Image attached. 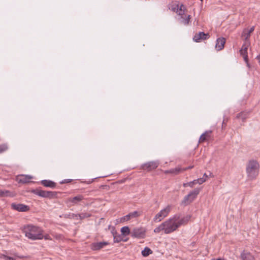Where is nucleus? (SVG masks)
Wrapping results in <instances>:
<instances>
[{
	"mask_svg": "<svg viewBox=\"0 0 260 260\" xmlns=\"http://www.w3.org/2000/svg\"><path fill=\"white\" fill-rule=\"evenodd\" d=\"M249 45L250 42L246 41V42L243 44L242 48L240 50V54H248L247 49Z\"/></svg>",
	"mask_w": 260,
	"mask_h": 260,
	"instance_id": "5701e85b",
	"label": "nucleus"
},
{
	"mask_svg": "<svg viewBox=\"0 0 260 260\" xmlns=\"http://www.w3.org/2000/svg\"><path fill=\"white\" fill-rule=\"evenodd\" d=\"M10 193L9 190L0 189V197L10 196Z\"/></svg>",
	"mask_w": 260,
	"mask_h": 260,
	"instance_id": "c756f323",
	"label": "nucleus"
},
{
	"mask_svg": "<svg viewBox=\"0 0 260 260\" xmlns=\"http://www.w3.org/2000/svg\"><path fill=\"white\" fill-rule=\"evenodd\" d=\"M170 211V207L167 206L166 208L161 210L158 213L154 218V221H160L164 218L166 217Z\"/></svg>",
	"mask_w": 260,
	"mask_h": 260,
	"instance_id": "0eeeda50",
	"label": "nucleus"
},
{
	"mask_svg": "<svg viewBox=\"0 0 260 260\" xmlns=\"http://www.w3.org/2000/svg\"><path fill=\"white\" fill-rule=\"evenodd\" d=\"M91 216V214L88 213H82L81 214H78V217L80 219H83L85 218H88Z\"/></svg>",
	"mask_w": 260,
	"mask_h": 260,
	"instance_id": "7c9ffc66",
	"label": "nucleus"
},
{
	"mask_svg": "<svg viewBox=\"0 0 260 260\" xmlns=\"http://www.w3.org/2000/svg\"><path fill=\"white\" fill-rule=\"evenodd\" d=\"M246 63L247 67H248L249 68H250V64L249 63V61L247 62H246Z\"/></svg>",
	"mask_w": 260,
	"mask_h": 260,
	"instance_id": "49530a36",
	"label": "nucleus"
},
{
	"mask_svg": "<svg viewBox=\"0 0 260 260\" xmlns=\"http://www.w3.org/2000/svg\"><path fill=\"white\" fill-rule=\"evenodd\" d=\"M225 124V120L224 119L222 122V127H223V124Z\"/></svg>",
	"mask_w": 260,
	"mask_h": 260,
	"instance_id": "09e8293b",
	"label": "nucleus"
},
{
	"mask_svg": "<svg viewBox=\"0 0 260 260\" xmlns=\"http://www.w3.org/2000/svg\"><path fill=\"white\" fill-rule=\"evenodd\" d=\"M241 257L242 260H252L254 259L253 256L251 253L246 250H244L241 254Z\"/></svg>",
	"mask_w": 260,
	"mask_h": 260,
	"instance_id": "aec40b11",
	"label": "nucleus"
},
{
	"mask_svg": "<svg viewBox=\"0 0 260 260\" xmlns=\"http://www.w3.org/2000/svg\"><path fill=\"white\" fill-rule=\"evenodd\" d=\"M31 192L42 198H46L47 197V191L41 190L39 188L31 190Z\"/></svg>",
	"mask_w": 260,
	"mask_h": 260,
	"instance_id": "a211bd4d",
	"label": "nucleus"
},
{
	"mask_svg": "<svg viewBox=\"0 0 260 260\" xmlns=\"http://www.w3.org/2000/svg\"><path fill=\"white\" fill-rule=\"evenodd\" d=\"M126 217V215H125V216L122 217V218H121L120 221L123 222V221L129 220V219H127Z\"/></svg>",
	"mask_w": 260,
	"mask_h": 260,
	"instance_id": "79ce46f5",
	"label": "nucleus"
},
{
	"mask_svg": "<svg viewBox=\"0 0 260 260\" xmlns=\"http://www.w3.org/2000/svg\"><path fill=\"white\" fill-rule=\"evenodd\" d=\"M212 131H207L200 136L199 142L202 143L208 141L211 137Z\"/></svg>",
	"mask_w": 260,
	"mask_h": 260,
	"instance_id": "4468645a",
	"label": "nucleus"
},
{
	"mask_svg": "<svg viewBox=\"0 0 260 260\" xmlns=\"http://www.w3.org/2000/svg\"><path fill=\"white\" fill-rule=\"evenodd\" d=\"M183 20H182V23L187 25L190 22V15H188L186 18L183 17Z\"/></svg>",
	"mask_w": 260,
	"mask_h": 260,
	"instance_id": "473e14b6",
	"label": "nucleus"
},
{
	"mask_svg": "<svg viewBox=\"0 0 260 260\" xmlns=\"http://www.w3.org/2000/svg\"><path fill=\"white\" fill-rule=\"evenodd\" d=\"M108 244L109 243L107 242H94L90 244V248L94 251L99 250Z\"/></svg>",
	"mask_w": 260,
	"mask_h": 260,
	"instance_id": "9d476101",
	"label": "nucleus"
},
{
	"mask_svg": "<svg viewBox=\"0 0 260 260\" xmlns=\"http://www.w3.org/2000/svg\"><path fill=\"white\" fill-rule=\"evenodd\" d=\"M193 168V166H189L188 167L182 168V172H183V171H186V170H187L188 169H192Z\"/></svg>",
	"mask_w": 260,
	"mask_h": 260,
	"instance_id": "ea45409f",
	"label": "nucleus"
},
{
	"mask_svg": "<svg viewBox=\"0 0 260 260\" xmlns=\"http://www.w3.org/2000/svg\"><path fill=\"white\" fill-rule=\"evenodd\" d=\"M83 199V197L82 195H78L74 198H69L67 199V203L72 204L71 205H74L80 202Z\"/></svg>",
	"mask_w": 260,
	"mask_h": 260,
	"instance_id": "9b49d317",
	"label": "nucleus"
},
{
	"mask_svg": "<svg viewBox=\"0 0 260 260\" xmlns=\"http://www.w3.org/2000/svg\"><path fill=\"white\" fill-rule=\"evenodd\" d=\"M146 229L143 227L135 228L131 231V236L133 238L143 239L146 236Z\"/></svg>",
	"mask_w": 260,
	"mask_h": 260,
	"instance_id": "39448f33",
	"label": "nucleus"
},
{
	"mask_svg": "<svg viewBox=\"0 0 260 260\" xmlns=\"http://www.w3.org/2000/svg\"><path fill=\"white\" fill-rule=\"evenodd\" d=\"M209 38L210 35L208 33L206 34L204 32L201 31L196 34L193 38V40L196 42H200L201 40H206Z\"/></svg>",
	"mask_w": 260,
	"mask_h": 260,
	"instance_id": "1a4fd4ad",
	"label": "nucleus"
},
{
	"mask_svg": "<svg viewBox=\"0 0 260 260\" xmlns=\"http://www.w3.org/2000/svg\"><path fill=\"white\" fill-rule=\"evenodd\" d=\"M201 188H196L190 191L187 196H185L181 202V205L186 206L190 204L199 194Z\"/></svg>",
	"mask_w": 260,
	"mask_h": 260,
	"instance_id": "20e7f679",
	"label": "nucleus"
},
{
	"mask_svg": "<svg viewBox=\"0 0 260 260\" xmlns=\"http://www.w3.org/2000/svg\"><path fill=\"white\" fill-rule=\"evenodd\" d=\"M176 8V7H175V8H172V10H174V11H175Z\"/></svg>",
	"mask_w": 260,
	"mask_h": 260,
	"instance_id": "8fccbe9b",
	"label": "nucleus"
},
{
	"mask_svg": "<svg viewBox=\"0 0 260 260\" xmlns=\"http://www.w3.org/2000/svg\"><path fill=\"white\" fill-rule=\"evenodd\" d=\"M8 147L7 144H3L0 145V154L7 150Z\"/></svg>",
	"mask_w": 260,
	"mask_h": 260,
	"instance_id": "2f4dec72",
	"label": "nucleus"
},
{
	"mask_svg": "<svg viewBox=\"0 0 260 260\" xmlns=\"http://www.w3.org/2000/svg\"><path fill=\"white\" fill-rule=\"evenodd\" d=\"M159 166V162L157 161H151L143 164L141 166V169L148 172H151L156 169Z\"/></svg>",
	"mask_w": 260,
	"mask_h": 260,
	"instance_id": "423d86ee",
	"label": "nucleus"
},
{
	"mask_svg": "<svg viewBox=\"0 0 260 260\" xmlns=\"http://www.w3.org/2000/svg\"><path fill=\"white\" fill-rule=\"evenodd\" d=\"M183 186L184 187H185L188 186V182H187V183H184L183 184Z\"/></svg>",
	"mask_w": 260,
	"mask_h": 260,
	"instance_id": "a18cd8bd",
	"label": "nucleus"
},
{
	"mask_svg": "<svg viewBox=\"0 0 260 260\" xmlns=\"http://www.w3.org/2000/svg\"><path fill=\"white\" fill-rule=\"evenodd\" d=\"M177 7V11L176 12L178 13L179 15L181 16V18H183V16L184 15V9L185 7L183 5H181L179 9H178V5H176Z\"/></svg>",
	"mask_w": 260,
	"mask_h": 260,
	"instance_id": "a878e982",
	"label": "nucleus"
},
{
	"mask_svg": "<svg viewBox=\"0 0 260 260\" xmlns=\"http://www.w3.org/2000/svg\"><path fill=\"white\" fill-rule=\"evenodd\" d=\"M52 235L56 240H62L63 238V236L61 234L53 233V234H52Z\"/></svg>",
	"mask_w": 260,
	"mask_h": 260,
	"instance_id": "72a5a7b5",
	"label": "nucleus"
},
{
	"mask_svg": "<svg viewBox=\"0 0 260 260\" xmlns=\"http://www.w3.org/2000/svg\"><path fill=\"white\" fill-rule=\"evenodd\" d=\"M249 115V112L246 111H242L237 114L236 118L238 119H241L244 122Z\"/></svg>",
	"mask_w": 260,
	"mask_h": 260,
	"instance_id": "6ab92c4d",
	"label": "nucleus"
},
{
	"mask_svg": "<svg viewBox=\"0 0 260 260\" xmlns=\"http://www.w3.org/2000/svg\"><path fill=\"white\" fill-rule=\"evenodd\" d=\"M191 218L190 215L181 217V214H176L172 218L163 222L164 224L165 234H169L176 231L181 225H186Z\"/></svg>",
	"mask_w": 260,
	"mask_h": 260,
	"instance_id": "f257e3e1",
	"label": "nucleus"
},
{
	"mask_svg": "<svg viewBox=\"0 0 260 260\" xmlns=\"http://www.w3.org/2000/svg\"><path fill=\"white\" fill-rule=\"evenodd\" d=\"M100 188L105 189L108 188V186L107 185H101L100 187Z\"/></svg>",
	"mask_w": 260,
	"mask_h": 260,
	"instance_id": "37998d69",
	"label": "nucleus"
},
{
	"mask_svg": "<svg viewBox=\"0 0 260 260\" xmlns=\"http://www.w3.org/2000/svg\"><path fill=\"white\" fill-rule=\"evenodd\" d=\"M25 236L28 238L35 240L43 238V231L39 227L33 225L24 226L23 229Z\"/></svg>",
	"mask_w": 260,
	"mask_h": 260,
	"instance_id": "f03ea898",
	"label": "nucleus"
},
{
	"mask_svg": "<svg viewBox=\"0 0 260 260\" xmlns=\"http://www.w3.org/2000/svg\"><path fill=\"white\" fill-rule=\"evenodd\" d=\"M211 260H222V259H221L220 258H216V259L212 258ZM223 260H224V259H223Z\"/></svg>",
	"mask_w": 260,
	"mask_h": 260,
	"instance_id": "de8ad7c7",
	"label": "nucleus"
},
{
	"mask_svg": "<svg viewBox=\"0 0 260 260\" xmlns=\"http://www.w3.org/2000/svg\"><path fill=\"white\" fill-rule=\"evenodd\" d=\"M43 238H44L45 240H51L50 236L48 234H46V235H43Z\"/></svg>",
	"mask_w": 260,
	"mask_h": 260,
	"instance_id": "a19ab883",
	"label": "nucleus"
},
{
	"mask_svg": "<svg viewBox=\"0 0 260 260\" xmlns=\"http://www.w3.org/2000/svg\"><path fill=\"white\" fill-rule=\"evenodd\" d=\"M72 181H73L72 179H64L63 180L61 181V182H60V184H64V183H68L71 182Z\"/></svg>",
	"mask_w": 260,
	"mask_h": 260,
	"instance_id": "e433bc0d",
	"label": "nucleus"
},
{
	"mask_svg": "<svg viewBox=\"0 0 260 260\" xmlns=\"http://www.w3.org/2000/svg\"><path fill=\"white\" fill-rule=\"evenodd\" d=\"M41 184L46 187L54 188L56 186V183L51 180H43L41 181Z\"/></svg>",
	"mask_w": 260,
	"mask_h": 260,
	"instance_id": "f3484780",
	"label": "nucleus"
},
{
	"mask_svg": "<svg viewBox=\"0 0 260 260\" xmlns=\"http://www.w3.org/2000/svg\"><path fill=\"white\" fill-rule=\"evenodd\" d=\"M203 177H204V178H206V180L207 179V178H208V176L207 175V174L206 173H204Z\"/></svg>",
	"mask_w": 260,
	"mask_h": 260,
	"instance_id": "c03bdc74",
	"label": "nucleus"
},
{
	"mask_svg": "<svg viewBox=\"0 0 260 260\" xmlns=\"http://www.w3.org/2000/svg\"><path fill=\"white\" fill-rule=\"evenodd\" d=\"M196 180L197 181V184L198 183L199 184H202V183L206 181V178H204V177H202L196 179Z\"/></svg>",
	"mask_w": 260,
	"mask_h": 260,
	"instance_id": "c9c22d12",
	"label": "nucleus"
},
{
	"mask_svg": "<svg viewBox=\"0 0 260 260\" xmlns=\"http://www.w3.org/2000/svg\"><path fill=\"white\" fill-rule=\"evenodd\" d=\"M12 209L18 212H27L29 210L30 208L28 206L22 204L12 203L11 204Z\"/></svg>",
	"mask_w": 260,
	"mask_h": 260,
	"instance_id": "6e6552de",
	"label": "nucleus"
},
{
	"mask_svg": "<svg viewBox=\"0 0 260 260\" xmlns=\"http://www.w3.org/2000/svg\"><path fill=\"white\" fill-rule=\"evenodd\" d=\"M112 233L114 237V242L115 243H118L121 241L126 242L127 240V239H124L123 236L122 235H116V232L115 231L114 228H113Z\"/></svg>",
	"mask_w": 260,
	"mask_h": 260,
	"instance_id": "dca6fc26",
	"label": "nucleus"
},
{
	"mask_svg": "<svg viewBox=\"0 0 260 260\" xmlns=\"http://www.w3.org/2000/svg\"><path fill=\"white\" fill-rule=\"evenodd\" d=\"M182 168H175L169 170H166L164 173L166 174H172L173 175H177L182 172Z\"/></svg>",
	"mask_w": 260,
	"mask_h": 260,
	"instance_id": "412c9836",
	"label": "nucleus"
},
{
	"mask_svg": "<svg viewBox=\"0 0 260 260\" xmlns=\"http://www.w3.org/2000/svg\"><path fill=\"white\" fill-rule=\"evenodd\" d=\"M225 43V39L223 37L219 38L216 40L215 48L218 51L221 50L223 49Z\"/></svg>",
	"mask_w": 260,
	"mask_h": 260,
	"instance_id": "ddd939ff",
	"label": "nucleus"
},
{
	"mask_svg": "<svg viewBox=\"0 0 260 260\" xmlns=\"http://www.w3.org/2000/svg\"><path fill=\"white\" fill-rule=\"evenodd\" d=\"M141 215V213L140 212L135 211L132 212H130L129 214L126 215V218L130 220L132 218H137L140 216Z\"/></svg>",
	"mask_w": 260,
	"mask_h": 260,
	"instance_id": "b1692460",
	"label": "nucleus"
},
{
	"mask_svg": "<svg viewBox=\"0 0 260 260\" xmlns=\"http://www.w3.org/2000/svg\"><path fill=\"white\" fill-rule=\"evenodd\" d=\"M121 235L123 236H127L128 235H131V232L129 228L127 226H123L121 229Z\"/></svg>",
	"mask_w": 260,
	"mask_h": 260,
	"instance_id": "393cba45",
	"label": "nucleus"
},
{
	"mask_svg": "<svg viewBox=\"0 0 260 260\" xmlns=\"http://www.w3.org/2000/svg\"><path fill=\"white\" fill-rule=\"evenodd\" d=\"M254 30V26L251 27L248 30H244L242 33V36L245 37V41L249 40L250 34Z\"/></svg>",
	"mask_w": 260,
	"mask_h": 260,
	"instance_id": "4be33fe9",
	"label": "nucleus"
},
{
	"mask_svg": "<svg viewBox=\"0 0 260 260\" xmlns=\"http://www.w3.org/2000/svg\"><path fill=\"white\" fill-rule=\"evenodd\" d=\"M57 192L47 191V197L46 198L54 199L57 197Z\"/></svg>",
	"mask_w": 260,
	"mask_h": 260,
	"instance_id": "bb28decb",
	"label": "nucleus"
},
{
	"mask_svg": "<svg viewBox=\"0 0 260 260\" xmlns=\"http://www.w3.org/2000/svg\"><path fill=\"white\" fill-rule=\"evenodd\" d=\"M32 178V177L30 175H21L17 177V181L18 183L25 184L29 183L30 180Z\"/></svg>",
	"mask_w": 260,
	"mask_h": 260,
	"instance_id": "f8f14e48",
	"label": "nucleus"
},
{
	"mask_svg": "<svg viewBox=\"0 0 260 260\" xmlns=\"http://www.w3.org/2000/svg\"><path fill=\"white\" fill-rule=\"evenodd\" d=\"M241 55L243 56V58H244V60L245 61V62H248V54H241Z\"/></svg>",
	"mask_w": 260,
	"mask_h": 260,
	"instance_id": "58836bf2",
	"label": "nucleus"
},
{
	"mask_svg": "<svg viewBox=\"0 0 260 260\" xmlns=\"http://www.w3.org/2000/svg\"><path fill=\"white\" fill-rule=\"evenodd\" d=\"M201 1H203V0H201Z\"/></svg>",
	"mask_w": 260,
	"mask_h": 260,
	"instance_id": "3c124183",
	"label": "nucleus"
},
{
	"mask_svg": "<svg viewBox=\"0 0 260 260\" xmlns=\"http://www.w3.org/2000/svg\"><path fill=\"white\" fill-rule=\"evenodd\" d=\"M160 231H164L165 233V229L163 222L154 230V232L156 233H158Z\"/></svg>",
	"mask_w": 260,
	"mask_h": 260,
	"instance_id": "cd10ccee",
	"label": "nucleus"
},
{
	"mask_svg": "<svg viewBox=\"0 0 260 260\" xmlns=\"http://www.w3.org/2000/svg\"><path fill=\"white\" fill-rule=\"evenodd\" d=\"M188 184L189 186H190L191 187H193V185L197 184V181L195 179V180H193L192 181L188 182Z\"/></svg>",
	"mask_w": 260,
	"mask_h": 260,
	"instance_id": "4c0bfd02",
	"label": "nucleus"
},
{
	"mask_svg": "<svg viewBox=\"0 0 260 260\" xmlns=\"http://www.w3.org/2000/svg\"><path fill=\"white\" fill-rule=\"evenodd\" d=\"M259 164L254 159H250L246 164V172L249 180L255 179L258 175L259 171Z\"/></svg>",
	"mask_w": 260,
	"mask_h": 260,
	"instance_id": "7ed1b4c3",
	"label": "nucleus"
},
{
	"mask_svg": "<svg viewBox=\"0 0 260 260\" xmlns=\"http://www.w3.org/2000/svg\"><path fill=\"white\" fill-rule=\"evenodd\" d=\"M65 217H69L71 219H74V218H78V214H66Z\"/></svg>",
	"mask_w": 260,
	"mask_h": 260,
	"instance_id": "f704fd0d",
	"label": "nucleus"
},
{
	"mask_svg": "<svg viewBox=\"0 0 260 260\" xmlns=\"http://www.w3.org/2000/svg\"><path fill=\"white\" fill-rule=\"evenodd\" d=\"M152 253V251L147 247H146L144 250L142 251V254L144 256H147Z\"/></svg>",
	"mask_w": 260,
	"mask_h": 260,
	"instance_id": "c85d7f7f",
	"label": "nucleus"
},
{
	"mask_svg": "<svg viewBox=\"0 0 260 260\" xmlns=\"http://www.w3.org/2000/svg\"><path fill=\"white\" fill-rule=\"evenodd\" d=\"M13 255L14 256V257L6 256V255L3 254H0V258H7V260H15V258L22 259L29 258L28 256L18 255L17 253H14L13 254Z\"/></svg>",
	"mask_w": 260,
	"mask_h": 260,
	"instance_id": "2eb2a0df",
	"label": "nucleus"
}]
</instances>
